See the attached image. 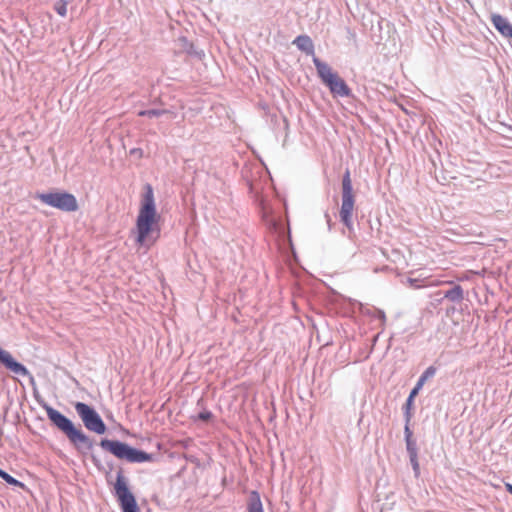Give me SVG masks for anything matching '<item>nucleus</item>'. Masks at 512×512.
Here are the masks:
<instances>
[{
  "label": "nucleus",
  "mask_w": 512,
  "mask_h": 512,
  "mask_svg": "<svg viewBox=\"0 0 512 512\" xmlns=\"http://www.w3.org/2000/svg\"><path fill=\"white\" fill-rule=\"evenodd\" d=\"M99 446L116 458L126 460L129 463H146L154 459L153 454L117 439L102 438L99 442Z\"/></svg>",
  "instance_id": "7ed1b4c3"
},
{
  "label": "nucleus",
  "mask_w": 512,
  "mask_h": 512,
  "mask_svg": "<svg viewBox=\"0 0 512 512\" xmlns=\"http://www.w3.org/2000/svg\"><path fill=\"white\" fill-rule=\"evenodd\" d=\"M113 493L122 512H140L136 497L129 488L128 479L125 477L122 468L117 471Z\"/></svg>",
  "instance_id": "39448f33"
},
{
  "label": "nucleus",
  "mask_w": 512,
  "mask_h": 512,
  "mask_svg": "<svg viewBox=\"0 0 512 512\" xmlns=\"http://www.w3.org/2000/svg\"><path fill=\"white\" fill-rule=\"evenodd\" d=\"M404 439L408 457L418 455V445L416 439L413 437L412 430L407 429V432L404 433Z\"/></svg>",
  "instance_id": "2eb2a0df"
},
{
  "label": "nucleus",
  "mask_w": 512,
  "mask_h": 512,
  "mask_svg": "<svg viewBox=\"0 0 512 512\" xmlns=\"http://www.w3.org/2000/svg\"><path fill=\"white\" fill-rule=\"evenodd\" d=\"M350 303L353 305V307H357L362 314L373 317L374 309L372 310L369 308H365L364 305L357 300L350 299Z\"/></svg>",
  "instance_id": "aec40b11"
},
{
  "label": "nucleus",
  "mask_w": 512,
  "mask_h": 512,
  "mask_svg": "<svg viewBox=\"0 0 512 512\" xmlns=\"http://www.w3.org/2000/svg\"><path fill=\"white\" fill-rule=\"evenodd\" d=\"M42 407L51 424L67 437L79 453L86 455L88 451L93 450L94 441L83 432L80 425L76 426L71 419L47 403Z\"/></svg>",
  "instance_id": "f03ea898"
},
{
  "label": "nucleus",
  "mask_w": 512,
  "mask_h": 512,
  "mask_svg": "<svg viewBox=\"0 0 512 512\" xmlns=\"http://www.w3.org/2000/svg\"><path fill=\"white\" fill-rule=\"evenodd\" d=\"M36 199L63 212H75L79 208L76 197L67 191L37 193Z\"/></svg>",
  "instance_id": "0eeeda50"
},
{
  "label": "nucleus",
  "mask_w": 512,
  "mask_h": 512,
  "mask_svg": "<svg viewBox=\"0 0 512 512\" xmlns=\"http://www.w3.org/2000/svg\"><path fill=\"white\" fill-rule=\"evenodd\" d=\"M379 336H380V333L376 334V335L373 337V339H372V344H373V346H374V345H375V343L378 341Z\"/></svg>",
  "instance_id": "c85d7f7f"
},
{
  "label": "nucleus",
  "mask_w": 512,
  "mask_h": 512,
  "mask_svg": "<svg viewBox=\"0 0 512 512\" xmlns=\"http://www.w3.org/2000/svg\"><path fill=\"white\" fill-rule=\"evenodd\" d=\"M54 10L61 17H65L67 14V1L59 0L54 5Z\"/></svg>",
  "instance_id": "6ab92c4d"
},
{
  "label": "nucleus",
  "mask_w": 512,
  "mask_h": 512,
  "mask_svg": "<svg viewBox=\"0 0 512 512\" xmlns=\"http://www.w3.org/2000/svg\"><path fill=\"white\" fill-rule=\"evenodd\" d=\"M212 417H213L212 412L208 411V410L201 411L198 414V419L201 420V421H204V422L209 421Z\"/></svg>",
  "instance_id": "4be33fe9"
},
{
  "label": "nucleus",
  "mask_w": 512,
  "mask_h": 512,
  "mask_svg": "<svg viewBox=\"0 0 512 512\" xmlns=\"http://www.w3.org/2000/svg\"><path fill=\"white\" fill-rule=\"evenodd\" d=\"M342 203L339 212L340 220L345 227L352 229V214L354 209L353 186L350 171L347 169L342 177Z\"/></svg>",
  "instance_id": "6e6552de"
},
{
  "label": "nucleus",
  "mask_w": 512,
  "mask_h": 512,
  "mask_svg": "<svg viewBox=\"0 0 512 512\" xmlns=\"http://www.w3.org/2000/svg\"><path fill=\"white\" fill-rule=\"evenodd\" d=\"M267 224L270 226L271 229L277 230L278 229V222L273 218H267Z\"/></svg>",
  "instance_id": "393cba45"
},
{
  "label": "nucleus",
  "mask_w": 512,
  "mask_h": 512,
  "mask_svg": "<svg viewBox=\"0 0 512 512\" xmlns=\"http://www.w3.org/2000/svg\"><path fill=\"white\" fill-rule=\"evenodd\" d=\"M159 219L160 215L156 210L153 187L146 184L135 225V241L139 246L150 247L159 239L161 233L158 224Z\"/></svg>",
  "instance_id": "f257e3e1"
},
{
  "label": "nucleus",
  "mask_w": 512,
  "mask_h": 512,
  "mask_svg": "<svg viewBox=\"0 0 512 512\" xmlns=\"http://www.w3.org/2000/svg\"><path fill=\"white\" fill-rule=\"evenodd\" d=\"M74 408L84 427L88 431L98 435H103L107 432L105 422L92 405L84 402H76L74 404Z\"/></svg>",
  "instance_id": "423d86ee"
},
{
  "label": "nucleus",
  "mask_w": 512,
  "mask_h": 512,
  "mask_svg": "<svg viewBox=\"0 0 512 512\" xmlns=\"http://www.w3.org/2000/svg\"><path fill=\"white\" fill-rule=\"evenodd\" d=\"M166 114H169L172 117L176 116L175 112H173L169 109H147V110H140L138 112V116L149 117V118L160 117V116H163Z\"/></svg>",
  "instance_id": "f3484780"
},
{
  "label": "nucleus",
  "mask_w": 512,
  "mask_h": 512,
  "mask_svg": "<svg viewBox=\"0 0 512 512\" xmlns=\"http://www.w3.org/2000/svg\"><path fill=\"white\" fill-rule=\"evenodd\" d=\"M0 364L17 375L28 377L32 387H36L34 376L30 373L27 367L18 362L10 352L4 350L2 347H0Z\"/></svg>",
  "instance_id": "1a4fd4ad"
},
{
  "label": "nucleus",
  "mask_w": 512,
  "mask_h": 512,
  "mask_svg": "<svg viewBox=\"0 0 512 512\" xmlns=\"http://www.w3.org/2000/svg\"><path fill=\"white\" fill-rule=\"evenodd\" d=\"M137 152H140V153H141V149L133 148V149L130 151V153H131V154H135V153H137Z\"/></svg>",
  "instance_id": "c756f323"
},
{
  "label": "nucleus",
  "mask_w": 512,
  "mask_h": 512,
  "mask_svg": "<svg viewBox=\"0 0 512 512\" xmlns=\"http://www.w3.org/2000/svg\"><path fill=\"white\" fill-rule=\"evenodd\" d=\"M247 512H264L261 497L258 491L252 490L247 500Z\"/></svg>",
  "instance_id": "4468645a"
},
{
  "label": "nucleus",
  "mask_w": 512,
  "mask_h": 512,
  "mask_svg": "<svg viewBox=\"0 0 512 512\" xmlns=\"http://www.w3.org/2000/svg\"><path fill=\"white\" fill-rule=\"evenodd\" d=\"M437 372L435 366L431 365L425 369V371L418 378L415 386L411 389L406 400H410L411 402L415 401L416 396L419 394L420 390L423 388L425 382L434 377Z\"/></svg>",
  "instance_id": "9b49d317"
},
{
  "label": "nucleus",
  "mask_w": 512,
  "mask_h": 512,
  "mask_svg": "<svg viewBox=\"0 0 512 512\" xmlns=\"http://www.w3.org/2000/svg\"><path fill=\"white\" fill-rule=\"evenodd\" d=\"M373 317H376L382 321V324L384 325L386 322V315L385 312L382 309L374 308Z\"/></svg>",
  "instance_id": "5701e85b"
},
{
  "label": "nucleus",
  "mask_w": 512,
  "mask_h": 512,
  "mask_svg": "<svg viewBox=\"0 0 512 512\" xmlns=\"http://www.w3.org/2000/svg\"><path fill=\"white\" fill-rule=\"evenodd\" d=\"M0 478L3 479L6 483L9 485L15 486V487H24V483L17 480L13 476H11L9 473L4 471L0 468Z\"/></svg>",
  "instance_id": "a211bd4d"
},
{
  "label": "nucleus",
  "mask_w": 512,
  "mask_h": 512,
  "mask_svg": "<svg viewBox=\"0 0 512 512\" xmlns=\"http://www.w3.org/2000/svg\"><path fill=\"white\" fill-rule=\"evenodd\" d=\"M491 22L495 29L504 37L512 38V24L500 14H492Z\"/></svg>",
  "instance_id": "ddd939ff"
},
{
  "label": "nucleus",
  "mask_w": 512,
  "mask_h": 512,
  "mask_svg": "<svg viewBox=\"0 0 512 512\" xmlns=\"http://www.w3.org/2000/svg\"><path fill=\"white\" fill-rule=\"evenodd\" d=\"M447 285H449V288L442 292V299L448 300L454 304L461 303L465 299V292L462 286L454 281H448Z\"/></svg>",
  "instance_id": "9d476101"
},
{
  "label": "nucleus",
  "mask_w": 512,
  "mask_h": 512,
  "mask_svg": "<svg viewBox=\"0 0 512 512\" xmlns=\"http://www.w3.org/2000/svg\"><path fill=\"white\" fill-rule=\"evenodd\" d=\"M314 65L317 70V75L322 83L329 89L331 94L335 97H351L353 96L352 90L347 83L342 79L338 73L332 71L330 66L320 60L314 58Z\"/></svg>",
  "instance_id": "20e7f679"
},
{
  "label": "nucleus",
  "mask_w": 512,
  "mask_h": 512,
  "mask_svg": "<svg viewBox=\"0 0 512 512\" xmlns=\"http://www.w3.org/2000/svg\"><path fill=\"white\" fill-rule=\"evenodd\" d=\"M413 408H414V402H411L410 400H406L405 403L402 406L403 411V417H404V433L408 430H411L410 424L413 417Z\"/></svg>",
  "instance_id": "dca6fc26"
},
{
  "label": "nucleus",
  "mask_w": 512,
  "mask_h": 512,
  "mask_svg": "<svg viewBox=\"0 0 512 512\" xmlns=\"http://www.w3.org/2000/svg\"><path fill=\"white\" fill-rule=\"evenodd\" d=\"M293 45H295L301 52L305 53L308 56H312V61L314 62V58H318L315 55V46L310 36L306 34H302L297 36L293 40Z\"/></svg>",
  "instance_id": "f8f14e48"
},
{
  "label": "nucleus",
  "mask_w": 512,
  "mask_h": 512,
  "mask_svg": "<svg viewBox=\"0 0 512 512\" xmlns=\"http://www.w3.org/2000/svg\"><path fill=\"white\" fill-rule=\"evenodd\" d=\"M91 461L94 464V466L100 471L103 469V465L100 461V459L93 453L90 455Z\"/></svg>",
  "instance_id": "b1692460"
},
{
  "label": "nucleus",
  "mask_w": 512,
  "mask_h": 512,
  "mask_svg": "<svg viewBox=\"0 0 512 512\" xmlns=\"http://www.w3.org/2000/svg\"><path fill=\"white\" fill-rule=\"evenodd\" d=\"M409 462L412 466V470H413L415 478H418L420 476V464H419V460H418V455L410 456Z\"/></svg>",
  "instance_id": "412c9836"
},
{
  "label": "nucleus",
  "mask_w": 512,
  "mask_h": 512,
  "mask_svg": "<svg viewBox=\"0 0 512 512\" xmlns=\"http://www.w3.org/2000/svg\"><path fill=\"white\" fill-rule=\"evenodd\" d=\"M505 489L508 493L512 495V484L511 483H505Z\"/></svg>",
  "instance_id": "cd10ccee"
},
{
  "label": "nucleus",
  "mask_w": 512,
  "mask_h": 512,
  "mask_svg": "<svg viewBox=\"0 0 512 512\" xmlns=\"http://www.w3.org/2000/svg\"><path fill=\"white\" fill-rule=\"evenodd\" d=\"M408 282H409V284H410L411 286H413V287H416V288H417V287H419V286L417 285V282H418V280H417V279H414V278H408Z\"/></svg>",
  "instance_id": "bb28decb"
},
{
  "label": "nucleus",
  "mask_w": 512,
  "mask_h": 512,
  "mask_svg": "<svg viewBox=\"0 0 512 512\" xmlns=\"http://www.w3.org/2000/svg\"><path fill=\"white\" fill-rule=\"evenodd\" d=\"M324 216H325V219H326V222H327V225H328V230H331L332 226H331V218H330L329 213L325 212Z\"/></svg>",
  "instance_id": "a878e982"
}]
</instances>
